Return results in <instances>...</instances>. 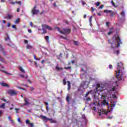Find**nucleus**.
Wrapping results in <instances>:
<instances>
[{"mask_svg": "<svg viewBox=\"0 0 127 127\" xmlns=\"http://www.w3.org/2000/svg\"><path fill=\"white\" fill-rule=\"evenodd\" d=\"M116 53H117V55H119V54H120V51H117Z\"/></svg>", "mask_w": 127, "mask_h": 127, "instance_id": "nucleus-61", "label": "nucleus"}, {"mask_svg": "<svg viewBox=\"0 0 127 127\" xmlns=\"http://www.w3.org/2000/svg\"><path fill=\"white\" fill-rule=\"evenodd\" d=\"M19 70L22 72V73H25V71L24 70V69H23V68H22V67H20L19 68Z\"/></svg>", "mask_w": 127, "mask_h": 127, "instance_id": "nucleus-22", "label": "nucleus"}, {"mask_svg": "<svg viewBox=\"0 0 127 127\" xmlns=\"http://www.w3.org/2000/svg\"><path fill=\"white\" fill-rule=\"evenodd\" d=\"M115 106H116V103L111 104L112 108H113V107H115Z\"/></svg>", "mask_w": 127, "mask_h": 127, "instance_id": "nucleus-55", "label": "nucleus"}, {"mask_svg": "<svg viewBox=\"0 0 127 127\" xmlns=\"http://www.w3.org/2000/svg\"><path fill=\"white\" fill-rule=\"evenodd\" d=\"M61 38H63V39H65L66 40H68V39L67 38V37L61 36Z\"/></svg>", "mask_w": 127, "mask_h": 127, "instance_id": "nucleus-46", "label": "nucleus"}, {"mask_svg": "<svg viewBox=\"0 0 127 127\" xmlns=\"http://www.w3.org/2000/svg\"><path fill=\"white\" fill-rule=\"evenodd\" d=\"M42 30H43V32H40V34H43L44 33H46V30H45V29L44 28H46L47 29H48L49 30H52V28H51V27L46 25V24H43L42 25Z\"/></svg>", "mask_w": 127, "mask_h": 127, "instance_id": "nucleus-3", "label": "nucleus"}, {"mask_svg": "<svg viewBox=\"0 0 127 127\" xmlns=\"http://www.w3.org/2000/svg\"><path fill=\"white\" fill-rule=\"evenodd\" d=\"M5 40L6 41H10V39H9V36L8 35H7V37L5 38Z\"/></svg>", "mask_w": 127, "mask_h": 127, "instance_id": "nucleus-23", "label": "nucleus"}, {"mask_svg": "<svg viewBox=\"0 0 127 127\" xmlns=\"http://www.w3.org/2000/svg\"><path fill=\"white\" fill-rule=\"evenodd\" d=\"M71 66H67V67H65L64 69H65V70H68V69H71Z\"/></svg>", "mask_w": 127, "mask_h": 127, "instance_id": "nucleus-35", "label": "nucleus"}, {"mask_svg": "<svg viewBox=\"0 0 127 127\" xmlns=\"http://www.w3.org/2000/svg\"><path fill=\"white\" fill-rule=\"evenodd\" d=\"M1 62H3V63H5V61L2 58H0Z\"/></svg>", "mask_w": 127, "mask_h": 127, "instance_id": "nucleus-29", "label": "nucleus"}, {"mask_svg": "<svg viewBox=\"0 0 127 127\" xmlns=\"http://www.w3.org/2000/svg\"><path fill=\"white\" fill-rule=\"evenodd\" d=\"M112 11L111 10H104V12H105L106 13H110V12H111Z\"/></svg>", "mask_w": 127, "mask_h": 127, "instance_id": "nucleus-31", "label": "nucleus"}, {"mask_svg": "<svg viewBox=\"0 0 127 127\" xmlns=\"http://www.w3.org/2000/svg\"><path fill=\"white\" fill-rule=\"evenodd\" d=\"M92 18H93V16H91L89 19L90 23H92Z\"/></svg>", "mask_w": 127, "mask_h": 127, "instance_id": "nucleus-30", "label": "nucleus"}, {"mask_svg": "<svg viewBox=\"0 0 127 127\" xmlns=\"http://www.w3.org/2000/svg\"><path fill=\"white\" fill-rule=\"evenodd\" d=\"M40 117L41 118V119L45 122V123H46L47 122H48V121H51V119H49L45 116L41 115Z\"/></svg>", "mask_w": 127, "mask_h": 127, "instance_id": "nucleus-8", "label": "nucleus"}, {"mask_svg": "<svg viewBox=\"0 0 127 127\" xmlns=\"http://www.w3.org/2000/svg\"><path fill=\"white\" fill-rule=\"evenodd\" d=\"M26 124H27V125H29V124H30V121H29V120H26L25 121Z\"/></svg>", "mask_w": 127, "mask_h": 127, "instance_id": "nucleus-33", "label": "nucleus"}, {"mask_svg": "<svg viewBox=\"0 0 127 127\" xmlns=\"http://www.w3.org/2000/svg\"><path fill=\"white\" fill-rule=\"evenodd\" d=\"M4 106H5V103H3V104L0 106V108H2V109H4Z\"/></svg>", "mask_w": 127, "mask_h": 127, "instance_id": "nucleus-34", "label": "nucleus"}, {"mask_svg": "<svg viewBox=\"0 0 127 127\" xmlns=\"http://www.w3.org/2000/svg\"><path fill=\"white\" fill-rule=\"evenodd\" d=\"M121 15L122 16V17L125 18V16H126V14L125 13V11H123L122 12H121Z\"/></svg>", "mask_w": 127, "mask_h": 127, "instance_id": "nucleus-20", "label": "nucleus"}, {"mask_svg": "<svg viewBox=\"0 0 127 127\" xmlns=\"http://www.w3.org/2000/svg\"><path fill=\"white\" fill-rule=\"evenodd\" d=\"M109 68L110 69H112V68H113V65H112V64H110V65H109Z\"/></svg>", "mask_w": 127, "mask_h": 127, "instance_id": "nucleus-51", "label": "nucleus"}, {"mask_svg": "<svg viewBox=\"0 0 127 127\" xmlns=\"http://www.w3.org/2000/svg\"><path fill=\"white\" fill-rule=\"evenodd\" d=\"M82 119H83V120L85 121V123H87V119H86V116L85 115V114L82 115Z\"/></svg>", "mask_w": 127, "mask_h": 127, "instance_id": "nucleus-21", "label": "nucleus"}, {"mask_svg": "<svg viewBox=\"0 0 127 127\" xmlns=\"http://www.w3.org/2000/svg\"><path fill=\"white\" fill-rule=\"evenodd\" d=\"M14 22H15V23H18L19 22V19H16V20L14 21Z\"/></svg>", "mask_w": 127, "mask_h": 127, "instance_id": "nucleus-40", "label": "nucleus"}, {"mask_svg": "<svg viewBox=\"0 0 127 127\" xmlns=\"http://www.w3.org/2000/svg\"><path fill=\"white\" fill-rule=\"evenodd\" d=\"M56 69L58 70V71H60V70H62V69L60 68L58 65H57V66H56Z\"/></svg>", "mask_w": 127, "mask_h": 127, "instance_id": "nucleus-24", "label": "nucleus"}, {"mask_svg": "<svg viewBox=\"0 0 127 127\" xmlns=\"http://www.w3.org/2000/svg\"><path fill=\"white\" fill-rule=\"evenodd\" d=\"M56 29H57L58 31L60 32L62 34H64V35H67L68 33H70V29L67 28H64L62 30H60V28L56 27Z\"/></svg>", "mask_w": 127, "mask_h": 127, "instance_id": "nucleus-2", "label": "nucleus"}, {"mask_svg": "<svg viewBox=\"0 0 127 127\" xmlns=\"http://www.w3.org/2000/svg\"><path fill=\"white\" fill-rule=\"evenodd\" d=\"M111 3H112V5H113V6H116L115 2H114L113 0H111Z\"/></svg>", "mask_w": 127, "mask_h": 127, "instance_id": "nucleus-39", "label": "nucleus"}, {"mask_svg": "<svg viewBox=\"0 0 127 127\" xmlns=\"http://www.w3.org/2000/svg\"><path fill=\"white\" fill-rule=\"evenodd\" d=\"M12 18V15H7V18H9V19H10V18Z\"/></svg>", "mask_w": 127, "mask_h": 127, "instance_id": "nucleus-28", "label": "nucleus"}, {"mask_svg": "<svg viewBox=\"0 0 127 127\" xmlns=\"http://www.w3.org/2000/svg\"><path fill=\"white\" fill-rule=\"evenodd\" d=\"M26 49H32L33 47H32V46H31L29 44H27L26 45Z\"/></svg>", "mask_w": 127, "mask_h": 127, "instance_id": "nucleus-17", "label": "nucleus"}, {"mask_svg": "<svg viewBox=\"0 0 127 127\" xmlns=\"http://www.w3.org/2000/svg\"><path fill=\"white\" fill-rule=\"evenodd\" d=\"M15 110L16 111V112H18V111H20V110L18 108L15 109Z\"/></svg>", "mask_w": 127, "mask_h": 127, "instance_id": "nucleus-60", "label": "nucleus"}, {"mask_svg": "<svg viewBox=\"0 0 127 127\" xmlns=\"http://www.w3.org/2000/svg\"><path fill=\"white\" fill-rule=\"evenodd\" d=\"M10 26V23H8L7 25V27H9Z\"/></svg>", "mask_w": 127, "mask_h": 127, "instance_id": "nucleus-62", "label": "nucleus"}, {"mask_svg": "<svg viewBox=\"0 0 127 127\" xmlns=\"http://www.w3.org/2000/svg\"><path fill=\"white\" fill-rule=\"evenodd\" d=\"M24 43L25 44H27V43H28V41H27V40H24Z\"/></svg>", "mask_w": 127, "mask_h": 127, "instance_id": "nucleus-47", "label": "nucleus"}, {"mask_svg": "<svg viewBox=\"0 0 127 127\" xmlns=\"http://www.w3.org/2000/svg\"><path fill=\"white\" fill-rule=\"evenodd\" d=\"M10 122H11V124H12V125H14V121H13V120H12L10 121Z\"/></svg>", "mask_w": 127, "mask_h": 127, "instance_id": "nucleus-58", "label": "nucleus"}, {"mask_svg": "<svg viewBox=\"0 0 127 127\" xmlns=\"http://www.w3.org/2000/svg\"><path fill=\"white\" fill-rule=\"evenodd\" d=\"M6 93L10 95V96H14L17 94L16 92L13 90H9L6 91Z\"/></svg>", "mask_w": 127, "mask_h": 127, "instance_id": "nucleus-6", "label": "nucleus"}, {"mask_svg": "<svg viewBox=\"0 0 127 127\" xmlns=\"http://www.w3.org/2000/svg\"><path fill=\"white\" fill-rule=\"evenodd\" d=\"M25 101V105L26 106H28V105H30V102H28V100L26 98L24 99Z\"/></svg>", "mask_w": 127, "mask_h": 127, "instance_id": "nucleus-13", "label": "nucleus"}, {"mask_svg": "<svg viewBox=\"0 0 127 127\" xmlns=\"http://www.w3.org/2000/svg\"><path fill=\"white\" fill-rule=\"evenodd\" d=\"M104 90V87H103V86L100 85V84H98L96 85V92L97 93H99L102 92Z\"/></svg>", "mask_w": 127, "mask_h": 127, "instance_id": "nucleus-4", "label": "nucleus"}, {"mask_svg": "<svg viewBox=\"0 0 127 127\" xmlns=\"http://www.w3.org/2000/svg\"><path fill=\"white\" fill-rule=\"evenodd\" d=\"M1 72H2V73H4V74H6L7 75H12V74L9 73L7 72V71L4 70L3 69H1Z\"/></svg>", "mask_w": 127, "mask_h": 127, "instance_id": "nucleus-16", "label": "nucleus"}, {"mask_svg": "<svg viewBox=\"0 0 127 127\" xmlns=\"http://www.w3.org/2000/svg\"><path fill=\"white\" fill-rule=\"evenodd\" d=\"M17 121L19 123H21V121H20V118H18Z\"/></svg>", "mask_w": 127, "mask_h": 127, "instance_id": "nucleus-59", "label": "nucleus"}, {"mask_svg": "<svg viewBox=\"0 0 127 127\" xmlns=\"http://www.w3.org/2000/svg\"><path fill=\"white\" fill-rule=\"evenodd\" d=\"M74 45L78 46V45H79V42L78 41H74Z\"/></svg>", "mask_w": 127, "mask_h": 127, "instance_id": "nucleus-32", "label": "nucleus"}, {"mask_svg": "<svg viewBox=\"0 0 127 127\" xmlns=\"http://www.w3.org/2000/svg\"><path fill=\"white\" fill-rule=\"evenodd\" d=\"M86 101H91V98L90 97H88L86 99Z\"/></svg>", "mask_w": 127, "mask_h": 127, "instance_id": "nucleus-53", "label": "nucleus"}, {"mask_svg": "<svg viewBox=\"0 0 127 127\" xmlns=\"http://www.w3.org/2000/svg\"><path fill=\"white\" fill-rule=\"evenodd\" d=\"M107 90L108 93H111V92H115L114 93H118V92H117V90H116L115 87H113V88L108 87Z\"/></svg>", "mask_w": 127, "mask_h": 127, "instance_id": "nucleus-7", "label": "nucleus"}, {"mask_svg": "<svg viewBox=\"0 0 127 127\" xmlns=\"http://www.w3.org/2000/svg\"><path fill=\"white\" fill-rule=\"evenodd\" d=\"M8 120L10 121L12 120L10 118V117L9 116L8 117Z\"/></svg>", "mask_w": 127, "mask_h": 127, "instance_id": "nucleus-63", "label": "nucleus"}, {"mask_svg": "<svg viewBox=\"0 0 127 127\" xmlns=\"http://www.w3.org/2000/svg\"><path fill=\"white\" fill-rule=\"evenodd\" d=\"M30 25H31V27H33V23L32 22H30Z\"/></svg>", "mask_w": 127, "mask_h": 127, "instance_id": "nucleus-48", "label": "nucleus"}, {"mask_svg": "<svg viewBox=\"0 0 127 127\" xmlns=\"http://www.w3.org/2000/svg\"><path fill=\"white\" fill-rule=\"evenodd\" d=\"M81 3L83 4V5H85V4H86V2H85L84 1H81Z\"/></svg>", "mask_w": 127, "mask_h": 127, "instance_id": "nucleus-49", "label": "nucleus"}, {"mask_svg": "<svg viewBox=\"0 0 127 127\" xmlns=\"http://www.w3.org/2000/svg\"><path fill=\"white\" fill-rule=\"evenodd\" d=\"M51 120H49L50 121V123L51 124H56V123H57V121H56V120H54L52 119H51Z\"/></svg>", "mask_w": 127, "mask_h": 127, "instance_id": "nucleus-18", "label": "nucleus"}, {"mask_svg": "<svg viewBox=\"0 0 127 127\" xmlns=\"http://www.w3.org/2000/svg\"><path fill=\"white\" fill-rule=\"evenodd\" d=\"M116 41L117 42L118 46H120L121 45V44H122V41L121 40L120 37H118L116 38Z\"/></svg>", "mask_w": 127, "mask_h": 127, "instance_id": "nucleus-10", "label": "nucleus"}, {"mask_svg": "<svg viewBox=\"0 0 127 127\" xmlns=\"http://www.w3.org/2000/svg\"><path fill=\"white\" fill-rule=\"evenodd\" d=\"M15 3H18L19 4H21V1H16Z\"/></svg>", "mask_w": 127, "mask_h": 127, "instance_id": "nucleus-52", "label": "nucleus"}, {"mask_svg": "<svg viewBox=\"0 0 127 127\" xmlns=\"http://www.w3.org/2000/svg\"><path fill=\"white\" fill-rule=\"evenodd\" d=\"M30 91H34V88H33L32 87H30Z\"/></svg>", "mask_w": 127, "mask_h": 127, "instance_id": "nucleus-45", "label": "nucleus"}, {"mask_svg": "<svg viewBox=\"0 0 127 127\" xmlns=\"http://www.w3.org/2000/svg\"><path fill=\"white\" fill-rule=\"evenodd\" d=\"M0 52H1V54H2V55H5L6 53L4 51V50H3V48H2L1 47L0 49Z\"/></svg>", "mask_w": 127, "mask_h": 127, "instance_id": "nucleus-15", "label": "nucleus"}, {"mask_svg": "<svg viewBox=\"0 0 127 127\" xmlns=\"http://www.w3.org/2000/svg\"><path fill=\"white\" fill-rule=\"evenodd\" d=\"M45 39H46V40L47 41V42H49V36H47L45 37Z\"/></svg>", "mask_w": 127, "mask_h": 127, "instance_id": "nucleus-25", "label": "nucleus"}, {"mask_svg": "<svg viewBox=\"0 0 127 127\" xmlns=\"http://www.w3.org/2000/svg\"><path fill=\"white\" fill-rule=\"evenodd\" d=\"M108 114H109V112H97V114L99 115V116H102V118H103V116H104V115H108Z\"/></svg>", "mask_w": 127, "mask_h": 127, "instance_id": "nucleus-9", "label": "nucleus"}, {"mask_svg": "<svg viewBox=\"0 0 127 127\" xmlns=\"http://www.w3.org/2000/svg\"><path fill=\"white\" fill-rule=\"evenodd\" d=\"M30 126V127H34V125L33 124V123H30V124H29Z\"/></svg>", "mask_w": 127, "mask_h": 127, "instance_id": "nucleus-43", "label": "nucleus"}, {"mask_svg": "<svg viewBox=\"0 0 127 127\" xmlns=\"http://www.w3.org/2000/svg\"><path fill=\"white\" fill-rule=\"evenodd\" d=\"M104 7V5H101V6H99V8H103Z\"/></svg>", "mask_w": 127, "mask_h": 127, "instance_id": "nucleus-57", "label": "nucleus"}, {"mask_svg": "<svg viewBox=\"0 0 127 127\" xmlns=\"http://www.w3.org/2000/svg\"><path fill=\"white\" fill-rule=\"evenodd\" d=\"M66 101L68 102H70V99H69V96H67V97H66Z\"/></svg>", "mask_w": 127, "mask_h": 127, "instance_id": "nucleus-41", "label": "nucleus"}, {"mask_svg": "<svg viewBox=\"0 0 127 127\" xmlns=\"http://www.w3.org/2000/svg\"><path fill=\"white\" fill-rule=\"evenodd\" d=\"M113 29H114L113 27L110 28V30L108 33V35H111V34H112L114 33V30Z\"/></svg>", "mask_w": 127, "mask_h": 127, "instance_id": "nucleus-12", "label": "nucleus"}, {"mask_svg": "<svg viewBox=\"0 0 127 127\" xmlns=\"http://www.w3.org/2000/svg\"><path fill=\"white\" fill-rule=\"evenodd\" d=\"M94 105H97V106H101V103H98L97 104V103L94 102Z\"/></svg>", "mask_w": 127, "mask_h": 127, "instance_id": "nucleus-42", "label": "nucleus"}, {"mask_svg": "<svg viewBox=\"0 0 127 127\" xmlns=\"http://www.w3.org/2000/svg\"><path fill=\"white\" fill-rule=\"evenodd\" d=\"M107 119H110V120H111V119H113V116H112V117H107Z\"/></svg>", "mask_w": 127, "mask_h": 127, "instance_id": "nucleus-64", "label": "nucleus"}, {"mask_svg": "<svg viewBox=\"0 0 127 127\" xmlns=\"http://www.w3.org/2000/svg\"><path fill=\"white\" fill-rule=\"evenodd\" d=\"M53 5H54V6H55V7H57V5L56 2H54L53 3Z\"/></svg>", "mask_w": 127, "mask_h": 127, "instance_id": "nucleus-50", "label": "nucleus"}, {"mask_svg": "<svg viewBox=\"0 0 127 127\" xmlns=\"http://www.w3.org/2000/svg\"><path fill=\"white\" fill-rule=\"evenodd\" d=\"M16 88H18V89H20V90H25V89L22 88V87H20L19 86H16Z\"/></svg>", "mask_w": 127, "mask_h": 127, "instance_id": "nucleus-36", "label": "nucleus"}, {"mask_svg": "<svg viewBox=\"0 0 127 127\" xmlns=\"http://www.w3.org/2000/svg\"><path fill=\"white\" fill-rule=\"evenodd\" d=\"M95 5H96V6H99V5H100V4H101V2L98 1L96 3H95Z\"/></svg>", "mask_w": 127, "mask_h": 127, "instance_id": "nucleus-27", "label": "nucleus"}, {"mask_svg": "<svg viewBox=\"0 0 127 127\" xmlns=\"http://www.w3.org/2000/svg\"><path fill=\"white\" fill-rule=\"evenodd\" d=\"M19 76H20V77H21V78H24V75L20 74Z\"/></svg>", "mask_w": 127, "mask_h": 127, "instance_id": "nucleus-54", "label": "nucleus"}, {"mask_svg": "<svg viewBox=\"0 0 127 127\" xmlns=\"http://www.w3.org/2000/svg\"><path fill=\"white\" fill-rule=\"evenodd\" d=\"M1 86H2V87H6V88H9V85L7 84L6 83L4 82H1Z\"/></svg>", "mask_w": 127, "mask_h": 127, "instance_id": "nucleus-11", "label": "nucleus"}, {"mask_svg": "<svg viewBox=\"0 0 127 127\" xmlns=\"http://www.w3.org/2000/svg\"><path fill=\"white\" fill-rule=\"evenodd\" d=\"M63 84H64V85H66V80L65 79L63 80Z\"/></svg>", "mask_w": 127, "mask_h": 127, "instance_id": "nucleus-44", "label": "nucleus"}, {"mask_svg": "<svg viewBox=\"0 0 127 127\" xmlns=\"http://www.w3.org/2000/svg\"><path fill=\"white\" fill-rule=\"evenodd\" d=\"M67 89L69 91L70 90V89H71V83H70V81H67Z\"/></svg>", "mask_w": 127, "mask_h": 127, "instance_id": "nucleus-14", "label": "nucleus"}, {"mask_svg": "<svg viewBox=\"0 0 127 127\" xmlns=\"http://www.w3.org/2000/svg\"><path fill=\"white\" fill-rule=\"evenodd\" d=\"M12 28H15V29H16V27H15V25H12Z\"/></svg>", "mask_w": 127, "mask_h": 127, "instance_id": "nucleus-56", "label": "nucleus"}, {"mask_svg": "<svg viewBox=\"0 0 127 127\" xmlns=\"http://www.w3.org/2000/svg\"><path fill=\"white\" fill-rule=\"evenodd\" d=\"M102 105H109V103L107 102V100H104L102 102Z\"/></svg>", "mask_w": 127, "mask_h": 127, "instance_id": "nucleus-19", "label": "nucleus"}, {"mask_svg": "<svg viewBox=\"0 0 127 127\" xmlns=\"http://www.w3.org/2000/svg\"><path fill=\"white\" fill-rule=\"evenodd\" d=\"M31 12L32 13V15H35V14H38V13L40 12V11L36 9V5H35L34 7L32 8Z\"/></svg>", "mask_w": 127, "mask_h": 127, "instance_id": "nucleus-5", "label": "nucleus"}, {"mask_svg": "<svg viewBox=\"0 0 127 127\" xmlns=\"http://www.w3.org/2000/svg\"><path fill=\"white\" fill-rule=\"evenodd\" d=\"M124 64L122 63H119L117 64V70L116 71V76L117 79H119V80H122V78L123 77V72H122V69L124 66H123Z\"/></svg>", "mask_w": 127, "mask_h": 127, "instance_id": "nucleus-1", "label": "nucleus"}, {"mask_svg": "<svg viewBox=\"0 0 127 127\" xmlns=\"http://www.w3.org/2000/svg\"><path fill=\"white\" fill-rule=\"evenodd\" d=\"M112 48H116V47H117V44L114 43L112 44Z\"/></svg>", "mask_w": 127, "mask_h": 127, "instance_id": "nucleus-26", "label": "nucleus"}, {"mask_svg": "<svg viewBox=\"0 0 127 127\" xmlns=\"http://www.w3.org/2000/svg\"><path fill=\"white\" fill-rule=\"evenodd\" d=\"M106 31H107V30H106L104 29H102L100 30L101 32H106Z\"/></svg>", "mask_w": 127, "mask_h": 127, "instance_id": "nucleus-37", "label": "nucleus"}, {"mask_svg": "<svg viewBox=\"0 0 127 127\" xmlns=\"http://www.w3.org/2000/svg\"><path fill=\"white\" fill-rule=\"evenodd\" d=\"M89 93H90V92H88L86 93L85 96V98H87V97H88V96H89Z\"/></svg>", "mask_w": 127, "mask_h": 127, "instance_id": "nucleus-38", "label": "nucleus"}]
</instances>
